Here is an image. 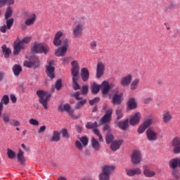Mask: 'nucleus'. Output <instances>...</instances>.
Wrapping results in <instances>:
<instances>
[{"label": "nucleus", "mask_w": 180, "mask_h": 180, "mask_svg": "<svg viewBox=\"0 0 180 180\" xmlns=\"http://www.w3.org/2000/svg\"><path fill=\"white\" fill-rule=\"evenodd\" d=\"M70 60H71V58L65 57L62 59V61H63V64H68L70 63Z\"/></svg>", "instance_id": "e2e57ef3"}, {"label": "nucleus", "mask_w": 180, "mask_h": 180, "mask_svg": "<svg viewBox=\"0 0 180 180\" xmlns=\"http://www.w3.org/2000/svg\"><path fill=\"white\" fill-rule=\"evenodd\" d=\"M173 146L176 147V146H180V138H175L173 140Z\"/></svg>", "instance_id": "4d7b16f0"}, {"label": "nucleus", "mask_w": 180, "mask_h": 180, "mask_svg": "<svg viewBox=\"0 0 180 180\" xmlns=\"http://www.w3.org/2000/svg\"><path fill=\"white\" fill-rule=\"evenodd\" d=\"M115 136L110 133H108L105 136V141L107 144H110V143H113V140Z\"/></svg>", "instance_id": "ea45409f"}, {"label": "nucleus", "mask_w": 180, "mask_h": 180, "mask_svg": "<svg viewBox=\"0 0 180 180\" xmlns=\"http://www.w3.org/2000/svg\"><path fill=\"white\" fill-rule=\"evenodd\" d=\"M153 124V120L151 119H148L143 122L142 124L138 128V133L139 134H143V131H146L150 126Z\"/></svg>", "instance_id": "ddd939ff"}, {"label": "nucleus", "mask_w": 180, "mask_h": 180, "mask_svg": "<svg viewBox=\"0 0 180 180\" xmlns=\"http://www.w3.org/2000/svg\"><path fill=\"white\" fill-rule=\"evenodd\" d=\"M132 77L131 75H128L122 77L120 80V84L122 86H129L131 83Z\"/></svg>", "instance_id": "412c9836"}, {"label": "nucleus", "mask_w": 180, "mask_h": 180, "mask_svg": "<svg viewBox=\"0 0 180 180\" xmlns=\"http://www.w3.org/2000/svg\"><path fill=\"white\" fill-rule=\"evenodd\" d=\"M91 147L94 148V151H99L101 150V143L96 140V139H91Z\"/></svg>", "instance_id": "cd10ccee"}, {"label": "nucleus", "mask_w": 180, "mask_h": 180, "mask_svg": "<svg viewBox=\"0 0 180 180\" xmlns=\"http://www.w3.org/2000/svg\"><path fill=\"white\" fill-rule=\"evenodd\" d=\"M46 68L47 77H49V78H51V79H54L56 77L54 75V71H56V68H54V60L49 62V64L46 66Z\"/></svg>", "instance_id": "9d476101"}, {"label": "nucleus", "mask_w": 180, "mask_h": 180, "mask_svg": "<svg viewBox=\"0 0 180 180\" xmlns=\"http://www.w3.org/2000/svg\"><path fill=\"white\" fill-rule=\"evenodd\" d=\"M113 113V109L110 108L105 112V114L100 120V124H106V123H110L112 121V115Z\"/></svg>", "instance_id": "9b49d317"}, {"label": "nucleus", "mask_w": 180, "mask_h": 180, "mask_svg": "<svg viewBox=\"0 0 180 180\" xmlns=\"http://www.w3.org/2000/svg\"><path fill=\"white\" fill-rule=\"evenodd\" d=\"M61 37H63V32L58 31L55 34L53 41V44L54 46H56V47H60V46H63V40H61Z\"/></svg>", "instance_id": "4468645a"}, {"label": "nucleus", "mask_w": 180, "mask_h": 180, "mask_svg": "<svg viewBox=\"0 0 180 180\" xmlns=\"http://www.w3.org/2000/svg\"><path fill=\"white\" fill-rule=\"evenodd\" d=\"M122 143H123L122 140H115L112 141L110 145V149L112 151H117V150H119L120 148V146H122Z\"/></svg>", "instance_id": "a878e982"}, {"label": "nucleus", "mask_w": 180, "mask_h": 180, "mask_svg": "<svg viewBox=\"0 0 180 180\" xmlns=\"http://www.w3.org/2000/svg\"><path fill=\"white\" fill-rule=\"evenodd\" d=\"M103 131H106L107 134L108 133H110V126L109 125V124H105L103 127Z\"/></svg>", "instance_id": "5fc2aeb1"}, {"label": "nucleus", "mask_w": 180, "mask_h": 180, "mask_svg": "<svg viewBox=\"0 0 180 180\" xmlns=\"http://www.w3.org/2000/svg\"><path fill=\"white\" fill-rule=\"evenodd\" d=\"M146 136L149 141H155L158 139V134L151 129H147Z\"/></svg>", "instance_id": "dca6fc26"}, {"label": "nucleus", "mask_w": 180, "mask_h": 180, "mask_svg": "<svg viewBox=\"0 0 180 180\" xmlns=\"http://www.w3.org/2000/svg\"><path fill=\"white\" fill-rule=\"evenodd\" d=\"M96 127H98V122H89L86 123V129H96Z\"/></svg>", "instance_id": "79ce46f5"}, {"label": "nucleus", "mask_w": 180, "mask_h": 180, "mask_svg": "<svg viewBox=\"0 0 180 180\" xmlns=\"http://www.w3.org/2000/svg\"><path fill=\"white\" fill-rule=\"evenodd\" d=\"M44 131H46V126H41L40 127L39 129L38 130V133L40 134L41 133H44Z\"/></svg>", "instance_id": "0e129e2a"}, {"label": "nucleus", "mask_w": 180, "mask_h": 180, "mask_svg": "<svg viewBox=\"0 0 180 180\" xmlns=\"http://www.w3.org/2000/svg\"><path fill=\"white\" fill-rule=\"evenodd\" d=\"M62 86L63 82H61V79H58L55 84V88L57 89V91H60Z\"/></svg>", "instance_id": "09e8293b"}, {"label": "nucleus", "mask_w": 180, "mask_h": 180, "mask_svg": "<svg viewBox=\"0 0 180 180\" xmlns=\"http://www.w3.org/2000/svg\"><path fill=\"white\" fill-rule=\"evenodd\" d=\"M126 174L128 176H134V175H141V169H140V168L127 169Z\"/></svg>", "instance_id": "5701e85b"}, {"label": "nucleus", "mask_w": 180, "mask_h": 180, "mask_svg": "<svg viewBox=\"0 0 180 180\" xmlns=\"http://www.w3.org/2000/svg\"><path fill=\"white\" fill-rule=\"evenodd\" d=\"M24 67H27V68H39L40 67V60L37 56H34L31 60L24 61Z\"/></svg>", "instance_id": "1a4fd4ad"}, {"label": "nucleus", "mask_w": 180, "mask_h": 180, "mask_svg": "<svg viewBox=\"0 0 180 180\" xmlns=\"http://www.w3.org/2000/svg\"><path fill=\"white\" fill-rule=\"evenodd\" d=\"M132 164H139L141 161V153L139 150H134L131 156Z\"/></svg>", "instance_id": "6ab92c4d"}, {"label": "nucleus", "mask_w": 180, "mask_h": 180, "mask_svg": "<svg viewBox=\"0 0 180 180\" xmlns=\"http://www.w3.org/2000/svg\"><path fill=\"white\" fill-rule=\"evenodd\" d=\"M85 26V20L79 21L72 29V34L74 37L78 38L82 36L84 27Z\"/></svg>", "instance_id": "6e6552de"}, {"label": "nucleus", "mask_w": 180, "mask_h": 180, "mask_svg": "<svg viewBox=\"0 0 180 180\" xmlns=\"http://www.w3.org/2000/svg\"><path fill=\"white\" fill-rule=\"evenodd\" d=\"M69 41L68 39L63 40L62 46L59 47L55 51V56H56V57H64L65 56V53H67V51L68 50Z\"/></svg>", "instance_id": "423d86ee"}, {"label": "nucleus", "mask_w": 180, "mask_h": 180, "mask_svg": "<svg viewBox=\"0 0 180 180\" xmlns=\"http://www.w3.org/2000/svg\"><path fill=\"white\" fill-rule=\"evenodd\" d=\"M7 155L10 160H12L16 157V153L13 150L8 149Z\"/></svg>", "instance_id": "c03bdc74"}, {"label": "nucleus", "mask_w": 180, "mask_h": 180, "mask_svg": "<svg viewBox=\"0 0 180 180\" xmlns=\"http://www.w3.org/2000/svg\"><path fill=\"white\" fill-rule=\"evenodd\" d=\"M13 13V10L12 9V7L11 6L8 7L4 15L5 19H9V18L12 16Z\"/></svg>", "instance_id": "4c0bfd02"}, {"label": "nucleus", "mask_w": 180, "mask_h": 180, "mask_svg": "<svg viewBox=\"0 0 180 180\" xmlns=\"http://www.w3.org/2000/svg\"><path fill=\"white\" fill-rule=\"evenodd\" d=\"M88 86L85 85L82 87V95H86L88 94Z\"/></svg>", "instance_id": "6e6d98bb"}, {"label": "nucleus", "mask_w": 180, "mask_h": 180, "mask_svg": "<svg viewBox=\"0 0 180 180\" xmlns=\"http://www.w3.org/2000/svg\"><path fill=\"white\" fill-rule=\"evenodd\" d=\"M13 22H15V19L13 18L6 19V26L8 27V30H11L12 26H13Z\"/></svg>", "instance_id": "58836bf2"}, {"label": "nucleus", "mask_w": 180, "mask_h": 180, "mask_svg": "<svg viewBox=\"0 0 180 180\" xmlns=\"http://www.w3.org/2000/svg\"><path fill=\"white\" fill-rule=\"evenodd\" d=\"M30 124H32V126H39V121L36 119H30L29 120Z\"/></svg>", "instance_id": "603ef678"}, {"label": "nucleus", "mask_w": 180, "mask_h": 180, "mask_svg": "<svg viewBox=\"0 0 180 180\" xmlns=\"http://www.w3.org/2000/svg\"><path fill=\"white\" fill-rule=\"evenodd\" d=\"M59 112H67L70 116L74 115V110L71 109L70 104H65L64 105H60L58 108Z\"/></svg>", "instance_id": "f3484780"}, {"label": "nucleus", "mask_w": 180, "mask_h": 180, "mask_svg": "<svg viewBox=\"0 0 180 180\" xmlns=\"http://www.w3.org/2000/svg\"><path fill=\"white\" fill-rule=\"evenodd\" d=\"M2 51L4 53L5 58H9V55L11 54V49L9 48H6V45H3Z\"/></svg>", "instance_id": "c9c22d12"}, {"label": "nucleus", "mask_w": 180, "mask_h": 180, "mask_svg": "<svg viewBox=\"0 0 180 180\" xmlns=\"http://www.w3.org/2000/svg\"><path fill=\"white\" fill-rule=\"evenodd\" d=\"M105 72V65L103 63H98L96 66V78H101Z\"/></svg>", "instance_id": "a211bd4d"}, {"label": "nucleus", "mask_w": 180, "mask_h": 180, "mask_svg": "<svg viewBox=\"0 0 180 180\" xmlns=\"http://www.w3.org/2000/svg\"><path fill=\"white\" fill-rule=\"evenodd\" d=\"M71 74H72V88L75 91H78V89H81V86L78 84V74H79V63H78V60H73L71 62Z\"/></svg>", "instance_id": "f257e3e1"}, {"label": "nucleus", "mask_w": 180, "mask_h": 180, "mask_svg": "<svg viewBox=\"0 0 180 180\" xmlns=\"http://www.w3.org/2000/svg\"><path fill=\"white\" fill-rule=\"evenodd\" d=\"M83 82H86L89 79V70L86 68H82L80 72Z\"/></svg>", "instance_id": "aec40b11"}, {"label": "nucleus", "mask_w": 180, "mask_h": 180, "mask_svg": "<svg viewBox=\"0 0 180 180\" xmlns=\"http://www.w3.org/2000/svg\"><path fill=\"white\" fill-rule=\"evenodd\" d=\"M117 126L121 129V130H127V129H129V119L119 122L117 123Z\"/></svg>", "instance_id": "c85d7f7f"}, {"label": "nucleus", "mask_w": 180, "mask_h": 180, "mask_svg": "<svg viewBox=\"0 0 180 180\" xmlns=\"http://www.w3.org/2000/svg\"><path fill=\"white\" fill-rule=\"evenodd\" d=\"M98 46V42L96 41H92L90 42V49L91 50H95Z\"/></svg>", "instance_id": "864d4df0"}, {"label": "nucleus", "mask_w": 180, "mask_h": 180, "mask_svg": "<svg viewBox=\"0 0 180 180\" xmlns=\"http://www.w3.org/2000/svg\"><path fill=\"white\" fill-rule=\"evenodd\" d=\"M88 138L86 136H82L79 139V141H75V146L79 151H82V150H84V147H86L88 146Z\"/></svg>", "instance_id": "f8f14e48"}, {"label": "nucleus", "mask_w": 180, "mask_h": 180, "mask_svg": "<svg viewBox=\"0 0 180 180\" xmlns=\"http://www.w3.org/2000/svg\"><path fill=\"white\" fill-rule=\"evenodd\" d=\"M2 120L6 124H8V123L11 124V123L12 122V121H11V116H9V114H4L2 116Z\"/></svg>", "instance_id": "a19ab883"}, {"label": "nucleus", "mask_w": 180, "mask_h": 180, "mask_svg": "<svg viewBox=\"0 0 180 180\" xmlns=\"http://www.w3.org/2000/svg\"><path fill=\"white\" fill-rule=\"evenodd\" d=\"M101 89L103 95H108L109 94V91H110V86L109 85V82L103 81L101 84Z\"/></svg>", "instance_id": "4be33fe9"}, {"label": "nucleus", "mask_w": 180, "mask_h": 180, "mask_svg": "<svg viewBox=\"0 0 180 180\" xmlns=\"http://www.w3.org/2000/svg\"><path fill=\"white\" fill-rule=\"evenodd\" d=\"M60 133L62 134V137L64 139H68V137H70V134H68V130H67L65 128L62 129Z\"/></svg>", "instance_id": "a18cd8bd"}, {"label": "nucleus", "mask_w": 180, "mask_h": 180, "mask_svg": "<svg viewBox=\"0 0 180 180\" xmlns=\"http://www.w3.org/2000/svg\"><path fill=\"white\" fill-rule=\"evenodd\" d=\"M10 98L12 103H16L18 98H16V96H15V94H11Z\"/></svg>", "instance_id": "052dcab7"}, {"label": "nucleus", "mask_w": 180, "mask_h": 180, "mask_svg": "<svg viewBox=\"0 0 180 180\" xmlns=\"http://www.w3.org/2000/svg\"><path fill=\"white\" fill-rule=\"evenodd\" d=\"M34 22H36V14L32 13L31 14L30 18H27L25 21V24L26 25V26H32L34 25Z\"/></svg>", "instance_id": "bb28decb"}, {"label": "nucleus", "mask_w": 180, "mask_h": 180, "mask_svg": "<svg viewBox=\"0 0 180 180\" xmlns=\"http://www.w3.org/2000/svg\"><path fill=\"white\" fill-rule=\"evenodd\" d=\"M91 93L94 95H96L98 92L101 90V85L97 84L96 82H94L91 86Z\"/></svg>", "instance_id": "473e14b6"}, {"label": "nucleus", "mask_w": 180, "mask_h": 180, "mask_svg": "<svg viewBox=\"0 0 180 180\" xmlns=\"http://www.w3.org/2000/svg\"><path fill=\"white\" fill-rule=\"evenodd\" d=\"M172 175L175 176V178H178V170L176 168H172Z\"/></svg>", "instance_id": "69168bd1"}, {"label": "nucleus", "mask_w": 180, "mask_h": 180, "mask_svg": "<svg viewBox=\"0 0 180 180\" xmlns=\"http://www.w3.org/2000/svg\"><path fill=\"white\" fill-rule=\"evenodd\" d=\"M162 120L165 124H168L172 120V114L170 111H167L162 115Z\"/></svg>", "instance_id": "393cba45"}, {"label": "nucleus", "mask_w": 180, "mask_h": 180, "mask_svg": "<svg viewBox=\"0 0 180 180\" xmlns=\"http://www.w3.org/2000/svg\"><path fill=\"white\" fill-rule=\"evenodd\" d=\"M150 102H153V98L148 97L143 100V103L146 105H148V103H150Z\"/></svg>", "instance_id": "680f3d73"}, {"label": "nucleus", "mask_w": 180, "mask_h": 180, "mask_svg": "<svg viewBox=\"0 0 180 180\" xmlns=\"http://www.w3.org/2000/svg\"><path fill=\"white\" fill-rule=\"evenodd\" d=\"M22 15L24 18H30V16H32V14H30V12L29 11H22Z\"/></svg>", "instance_id": "bf43d9fd"}, {"label": "nucleus", "mask_w": 180, "mask_h": 180, "mask_svg": "<svg viewBox=\"0 0 180 180\" xmlns=\"http://www.w3.org/2000/svg\"><path fill=\"white\" fill-rule=\"evenodd\" d=\"M113 169H115L113 166L105 165L103 167L102 172L99 174V180H109Z\"/></svg>", "instance_id": "39448f33"}, {"label": "nucleus", "mask_w": 180, "mask_h": 180, "mask_svg": "<svg viewBox=\"0 0 180 180\" xmlns=\"http://www.w3.org/2000/svg\"><path fill=\"white\" fill-rule=\"evenodd\" d=\"M115 114L117 115V120H120L122 117H123V112H122V110L117 109L115 110Z\"/></svg>", "instance_id": "de8ad7c7"}, {"label": "nucleus", "mask_w": 180, "mask_h": 180, "mask_svg": "<svg viewBox=\"0 0 180 180\" xmlns=\"http://www.w3.org/2000/svg\"><path fill=\"white\" fill-rule=\"evenodd\" d=\"M11 122H13V123L10 122V126H14L15 127L20 126V122L16 120H12Z\"/></svg>", "instance_id": "3c124183"}, {"label": "nucleus", "mask_w": 180, "mask_h": 180, "mask_svg": "<svg viewBox=\"0 0 180 180\" xmlns=\"http://www.w3.org/2000/svg\"><path fill=\"white\" fill-rule=\"evenodd\" d=\"M127 106L129 110L136 109V108H137V103H136V99L134 98H129L127 102Z\"/></svg>", "instance_id": "c756f323"}, {"label": "nucleus", "mask_w": 180, "mask_h": 180, "mask_svg": "<svg viewBox=\"0 0 180 180\" xmlns=\"http://www.w3.org/2000/svg\"><path fill=\"white\" fill-rule=\"evenodd\" d=\"M0 103H4V105H8L9 103V96L8 95H4Z\"/></svg>", "instance_id": "49530a36"}, {"label": "nucleus", "mask_w": 180, "mask_h": 180, "mask_svg": "<svg viewBox=\"0 0 180 180\" xmlns=\"http://www.w3.org/2000/svg\"><path fill=\"white\" fill-rule=\"evenodd\" d=\"M61 136H60V132L58 131H53V136L50 139V141H55L56 143L60 141Z\"/></svg>", "instance_id": "2f4dec72"}, {"label": "nucleus", "mask_w": 180, "mask_h": 180, "mask_svg": "<svg viewBox=\"0 0 180 180\" xmlns=\"http://www.w3.org/2000/svg\"><path fill=\"white\" fill-rule=\"evenodd\" d=\"M37 95L39 97V102L42 105L44 109H49V106H47L49 103V101L51 98V94H47V91L44 90H38L37 91Z\"/></svg>", "instance_id": "7ed1b4c3"}, {"label": "nucleus", "mask_w": 180, "mask_h": 180, "mask_svg": "<svg viewBox=\"0 0 180 180\" xmlns=\"http://www.w3.org/2000/svg\"><path fill=\"white\" fill-rule=\"evenodd\" d=\"M13 72L14 75H15V77H18V75H20V72L22 71V66L18 64H15L13 66Z\"/></svg>", "instance_id": "7c9ffc66"}, {"label": "nucleus", "mask_w": 180, "mask_h": 180, "mask_svg": "<svg viewBox=\"0 0 180 180\" xmlns=\"http://www.w3.org/2000/svg\"><path fill=\"white\" fill-rule=\"evenodd\" d=\"M140 119H141V114L140 112H136L134 115H131L129 120V124L131 126H136L140 123Z\"/></svg>", "instance_id": "2eb2a0df"}, {"label": "nucleus", "mask_w": 180, "mask_h": 180, "mask_svg": "<svg viewBox=\"0 0 180 180\" xmlns=\"http://www.w3.org/2000/svg\"><path fill=\"white\" fill-rule=\"evenodd\" d=\"M99 101H101V98H99L98 97H96L93 100H90L89 103V105L92 106V105H95V103H98Z\"/></svg>", "instance_id": "8fccbe9b"}, {"label": "nucleus", "mask_w": 180, "mask_h": 180, "mask_svg": "<svg viewBox=\"0 0 180 180\" xmlns=\"http://www.w3.org/2000/svg\"><path fill=\"white\" fill-rule=\"evenodd\" d=\"M8 0H0V8H2V6H5L6 5V2Z\"/></svg>", "instance_id": "338daca9"}, {"label": "nucleus", "mask_w": 180, "mask_h": 180, "mask_svg": "<svg viewBox=\"0 0 180 180\" xmlns=\"http://www.w3.org/2000/svg\"><path fill=\"white\" fill-rule=\"evenodd\" d=\"M143 174L145 176H146V178H153V176H155V172L153 170L146 168L143 170Z\"/></svg>", "instance_id": "72a5a7b5"}, {"label": "nucleus", "mask_w": 180, "mask_h": 180, "mask_svg": "<svg viewBox=\"0 0 180 180\" xmlns=\"http://www.w3.org/2000/svg\"><path fill=\"white\" fill-rule=\"evenodd\" d=\"M30 41H32L30 37H26L19 42L15 41L13 45L14 56H18L19 53H20V50H25V44H29Z\"/></svg>", "instance_id": "f03ea898"}, {"label": "nucleus", "mask_w": 180, "mask_h": 180, "mask_svg": "<svg viewBox=\"0 0 180 180\" xmlns=\"http://www.w3.org/2000/svg\"><path fill=\"white\" fill-rule=\"evenodd\" d=\"M32 51L39 54H47L50 51V48L43 44L35 43L32 47Z\"/></svg>", "instance_id": "0eeeda50"}, {"label": "nucleus", "mask_w": 180, "mask_h": 180, "mask_svg": "<svg viewBox=\"0 0 180 180\" xmlns=\"http://www.w3.org/2000/svg\"><path fill=\"white\" fill-rule=\"evenodd\" d=\"M123 94H115L112 98V103L115 105L122 103Z\"/></svg>", "instance_id": "b1692460"}, {"label": "nucleus", "mask_w": 180, "mask_h": 180, "mask_svg": "<svg viewBox=\"0 0 180 180\" xmlns=\"http://www.w3.org/2000/svg\"><path fill=\"white\" fill-rule=\"evenodd\" d=\"M23 151L22 150H19V152L17 155V158L20 164H25V157L23 156Z\"/></svg>", "instance_id": "e433bc0d"}, {"label": "nucleus", "mask_w": 180, "mask_h": 180, "mask_svg": "<svg viewBox=\"0 0 180 180\" xmlns=\"http://www.w3.org/2000/svg\"><path fill=\"white\" fill-rule=\"evenodd\" d=\"M179 160L178 159H173L169 162L170 168H176L178 167Z\"/></svg>", "instance_id": "37998d69"}, {"label": "nucleus", "mask_w": 180, "mask_h": 180, "mask_svg": "<svg viewBox=\"0 0 180 180\" xmlns=\"http://www.w3.org/2000/svg\"><path fill=\"white\" fill-rule=\"evenodd\" d=\"M139 84H140V79L136 78L134 79L130 85V89L131 91H135V89H137V86H139Z\"/></svg>", "instance_id": "f704fd0d"}, {"label": "nucleus", "mask_w": 180, "mask_h": 180, "mask_svg": "<svg viewBox=\"0 0 180 180\" xmlns=\"http://www.w3.org/2000/svg\"><path fill=\"white\" fill-rule=\"evenodd\" d=\"M80 95L81 93L79 91H76L71 94V96L75 98L76 101H79L75 106V109L76 110H79V109H82V107L85 106V105H86V102H88L86 99H82V97L79 96Z\"/></svg>", "instance_id": "20e7f679"}, {"label": "nucleus", "mask_w": 180, "mask_h": 180, "mask_svg": "<svg viewBox=\"0 0 180 180\" xmlns=\"http://www.w3.org/2000/svg\"><path fill=\"white\" fill-rule=\"evenodd\" d=\"M6 30H9L6 25H4L0 27V32H1V33H6Z\"/></svg>", "instance_id": "13d9d810"}, {"label": "nucleus", "mask_w": 180, "mask_h": 180, "mask_svg": "<svg viewBox=\"0 0 180 180\" xmlns=\"http://www.w3.org/2000/svg\"><path fill=\"white\" fill-rule=\"evenodd\" d=\"M174 154L179 153H180V146L174 148Z\"/></svg>", "instance_id": "774afa93"}]
</instances>
